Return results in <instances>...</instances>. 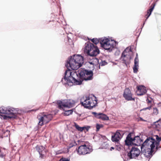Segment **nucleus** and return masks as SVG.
Segmentation results:
<instances>
[{"instance_id":"nucleus-40","label":"nucleus","mask_w":161,"mask_h":161,"mask_svg":"<svg viewBox=\"0 0 161 161\" xmlns=\"http://www.w3.org/2000/svg\"><path fill=\"white\" fill-rule=\"evenodd\" d=\"M134 61L139 62L138 55L137 53L136 54V56L134 59Z\"/></svg>"},{"instance_id":"nucleus-31","label":"nucleus","mask_w":161,"mask_h":161,"mask_svg":"<svg viewBox=\"0 0 161 161\" xmlns=\"http://www.w3.org/2000/svg\"><path fill=\"white\" fill-rule=\"evenodd\" d=\"M92 114L94 115L95 117L97 119H99L100 115L101 114V113H97L96 112H92Z\"/></svg>"},{"instance_id":"nucleus-52","label":"nucleus","mask_w":161,"mask_h":161,"mask_svg":"<svg viewBox=\"0 0 161 161\" xmlns=\"http://www.w3.org/2000/svg\"><path fill=\"white\" fill-rule=\"evenodd\" d=\"M129 51L130 52H132V51H131V49L130 48L129 49Z\"/></svg>"},{"instance_id":"nucleus-15","label":"nucleus","mask_w":161,"mask_h":161,"mask_svg":"<svg viewBox=\"0 0 161 161\" xmlns=\"http://www.w3.org/2000/svg\"><path fill=\"white\" fill-rule=\"evenodd\" d=\"M15 110V108H7L4 107H2L0 108V115L2 116L1 114H8L11 113V111L14 112Z\"/></svg>"},{"instance_id":"nucleus-4","label":"nucleus","mask_w":161,"mask_h":161,"mask_svg":"<svg viewBox=\"0 0 161 161\" xmlns=\"http://www.w3.org/2000/svg\"><path fill=\"white\" fill-rule=\"evenodd\" d=\"M95 97L94 100L96 102V103L93 105H91L92 102L91 101L90 98L89 96H84L80 99V104L82 106H84L85 108H88L89 109H92L93 108L95 107L97 104L96 97L94 96Z\"/></svg>"},{"instance_id":"nucleus-13","label":"nucleus","mask_w":161,"mask_h":161,"mask_svg":"<svg viewBox=\"0 0 161 161\" xmlns=\"http://www.w3.org/2000/svg\"><path fill=\"white\" fill-rule=\"evenodd\" d=\"M16 110L14 112L11 111V113L5 114L3 116L4 119H15L17 118V114L19 113L18 108H15Z\"/></svg>"},{"instance_id":"nucleus-50","label":"nucleus","mask_w":161,"mask_h":161,"mask_svg":"<svg viewBox=\"0 0 161 161\" xmlns=\"http://www.w3.org/2000/svg\"><path fill=\"white\" fill-rule=\"evenodd\" d=\"M114 41V42L115 43V46H116V45L118 44V42H117L116 41Z\"/></svg>"},{"instance_id":"nucleus-48","label":"nucleus","mask_w":161,"mask_h":161,"mask_svg":"<svg viewBox=\"0 0 161 161\" xmlns=\"http://www.w3.org/2000/svg\"><path fill=\"white\" fill-rule=\"evenodd\" d=\"M114 147H111V148H110V150L112 151L113 150H114Z\"/></svg>"},{"instance_id":"nucleus-10","label":"nucleus","mask_w":161,"mask_h":161,"mask_svg":"<svg viewBox=\"0 0 161 161\" xmlns=\"http://www.w3.org/2000/svg\"><path fill=\"white\" fill-rule=\"evenodd\" d=\"M141 155L143 154V155L147 158H150L153 156V154L154 149H152L150 148H147L141 147Z\"/></svg>"},{"instance_id":"nucleus-43","label":"nucleus","mask_w":161,"mask_h":161,"mask_svg":"<svg viewBox=\"0 0 161 161\" xmlns=\"http://www.w3.org/2000/svg\"><path fill=\"white\" fill-rule=\"evenodd\" d=\"M151 106H149V107H148L146 108H143V109H142L141 110H145L147 109L150 110L151 109Z\"/></svg>"},{"instance_id":"nucleus-34","label":"nucleus","mask_w":161,"mask_h":161,"mask_svg":"<svg viewBox=\"0 0 161 161\" xmlns=\"http://www.w3.org/2000/svg\"><path fill=\"white\" fill-rule=\"evenodd\" d=\"M5 156L6 154L3 152H2L0 149V158L3 159L5 160Z\"/></svg>"},{"instance_id":"nucleus-56","label":"nucleus","mask_w":161,"mask_h":161,"mask_svg":"<svg viewBox=\"0 0 161 161\" xmlns=\"http://www.w3.org/2000/svg\"><path fill=\"white\" fill-rule=\"evenodd\" d=\"M131 58V57H130V59Z\"/></svg>"},{"instance_id":"nucleus-41","label":"nucleus","mask_w":161,"mask_h":161,"mask_svg":"<svg viewBox=\"0 0 161 161\" xmlns=\"http://www.w3.org/2000/svg\"><path fill=\"white\" fill-rule=\"evenodd\" d=\"M39 153L40 154V158H43L44 157V153Z\"/></svg>"},{"instance_id":"nucleus-45","label":"nucleus","mask_w":161,"mask_h":161,"mask_svg":"<svg viewBox=\"0 0 161 161\" xmlns=\"http://www.w3.org/2000/svg\"><path fill=\"white\" fill-rule=\"evenodd\" d=\"M74 145H74L72 143H70L69 144L68 147L69 149H70V148L72 147Z\"/></svg>"},{"instance_id":"nucleus-37","label":"nucleus","mask_w":161,"mask_h":161,"mask_svg":"<svg viewBox=\"0 0 161 161\" xmlns=\"http://www.w3.org/2000/svg\"><path fill=\"white\" fill-rule=\"evenodd\" d=\"M59 161H70V159L63 157L61 158Z\"/></svg>"},{"instance_id":"nucleus-2","label":"nucleus","mask_w":161,"mask_h":161,"mask_svg":"<svg viewBox=\"0 0 161 161\" xmlns=\"http://www.w3.org/2000/svg\"><path fill=\"white\" fill-rule=\"evenodd\" d=\"M84 57L80 54H74L68 59L65 66L67 68L64 72V79L70 75L71 69L76 70L81 67L84 63Z\"/></svg>"},{"instance_id":"nucleus-22","label":"nucleus","mask_w":161,"mask_h":161,"mask_svg":"<svg viewBox=\"0 0 161 161\" xmlns=\"http://www.w3.org/2000/svg\"><path fill=\"white\" fill-rule=\"evenodd\" d=\"M138 91H141L142 93L145 94L147 92L146 88L143 86H137Z\"/></svg>"},{"instance_id":"nucleus-47","label":"nucleus","mask_w":161,"mask_h":161,"mask_svg":"<svg viewBox=\"0 0 161 161\" xmlns=\"http://www.w3.org/2000/svg\"><path fill=\"white\" fill-rule=\"evenodd\" d=\"M101 136L104 140H105L107 139V138L106 137V136H104L101 135Z\"/></svg>"},{"instance_id":"nucleus-19","label":"nucleus","mask_w":161,"mask_h":161,"mask_svg":"<svg viewBox=\"0 0 161 161\" xmlns=\"http://www.w3.org/2000/svg\"><path fill=\"white\" fill-rule=\"evenodd\" d=\"M53 103H56L58 105V108L60 109H62L63 110L64 109V108H65V106L64 105H65V103H63L61 100H58L56 102H55Z\"/></svg>"},{"instance_id":"nucleus-9","label":"nucleus","mask_w":161,"mask_h":161,"mask_svg":"<svg viewBox=\"0 0 161 161\" xmlns=\"http://www.w3.org/2000/svg\"><path fill=\"white\" fill-rule=\"evenodd\" d=\"M77 153L79 155H85L92 152L93 150L87 147L85 144L80 145L78 148H76Z\"/></svg>"},{"instance_id":"nucleus-20","label":"nucleus","mask_w":161,"mask_h":161,"mask_svg":"<svg viewBox=\"0 0 161 161\" xmlns=\"http://www.w3.org/2000/svg\"><path fill=\"white\" fill-rule=\"evenodd\" d=\"M128 48H126L122 53L120 57V59H122V60L123 61V63L125 64L126 66L127 65V63L126 62V60L125 59V58L126 57V55L125 54V53H126V51L128 50Z\"/></svg>"},{"instance_id":"nucleus-21","label":"nucleus","mask_w":161,"mask_h":161,"mask_svg":"<svg viewBox=\"0 0 161 161\" xmlns=\"http://www.w3.org/2000/svg\"><path fill=\"white\" fill-rule=\"evenodd\" d=\"M154 125L155 126L158 131H161V119L154 122Z\"/></svg>"},{"instance_id":"nucleus-6","label":"nucleus","mask_w":161,"mask_h":161,"mask_svg":"<svg viewBox=\"0 0 161 161\" xmlns=\"http://www.w3.org/2000/svg\"><path fill=\"white\" fill-rule=\"evenodd\" d=\"M155 140L153 137H147L145 141L141 144V147L154 149L155 147Z\"/></svg>"},{"instance_id":"nucleus-39","label":"nucleus","mask_w":161,"mask_h":161,"mask_svg":"<svg viewBox=\"0 0 161 161\" xmlns=\"http://www.w3.org/2000/svg\"><path fill=\"white\" fill-rule=\"evenodd\" d=\"M153 113L156 114H157L158 113V110L157 108H154L153 109Z\"/></svg>"},{"instance_id":"nucleus-23","label":"nucleus","mask_w":161,"mask_h":161,"mask_svg":"<svg viewBox=\"0 0 161 161\" xmlns=\"http://www.w3.org/2000/svg\"><path fill=\"white\" fill-rule=\"evenodd\" d=\"M36 148L39 153H45L44 147L42 146H37L36 147Z\"/></svg>"},{"instance_id":"nucleus-26","label":"nucleus","mask_w":161,"mask_h":161,"mask_svg":"<svg viewBox=\"0 0 161 161\" xmlns=\"http://www.w3.org/2000/svg\"><path fill=\"white\" fill-rule=\"evenodd\" d=\"M99 119H101L103 120H108L109 119L108 117L103 113H101Z\"/></svg>"},{"instance_id":"nucleus-55","label":"nucleus","mask_w":161,"mask_h":161,"mask_svg":"<svg viewBox=\"0 0 161 161\" xmlns=\"http://www.w3.org/2000/svg\"><path fill=\"white\" fill-rule=\"evenodd\" d=\"M94 105V104H92V103L91 105Z\"/></svg>"},{"instance_id":"nucleus-14","label":"nucleus","mask_w":161,"mask_h":161,"mask_svg":"<svg viewBox=\"0 0 161 161\" xmlns=\"http://www.w3.org/2000/svg\"><path fill=\"white\" fill-rule=\"evenodd\" d=\"M122 137V135L119 132V131L117 130L111 136V140L113 142H115L117 144L118 143L119 140Z\"/></svg>"},{"instance_id":"nucleus-28","label":"nucleus","mask_w":161,"mask_h":161,"mask_svg":"<svg viewBox=\"0 0 161 161\" xmlns=\"http://www.w3.org/2000/svg\"><path fill=\"white\" fill-rule=\"evenodd\" d=\"M155 5V3H153L152 4L149 9H148L147 11V14H150L151 13V14L152 13L154 8Z\"/></svg>"},{"instance_id":"nucleus-11","label":"nucleus","mask_w":161,"mask_h":161,"mask_svg":"<svg viewBox=\"0 0 161 161\" xmlns=\"http://www.w3.org/2000/svg\"><path fill=\"white\" fill-rule=\"evenodd\" d=\"M53 116L50 114L47 115H43L39 118L38 124L40 125H42L44 124L48 123L52 119Z\"/></svg>"},{"instance_id":"nucleus-16","label":"nucleus","mask_w":161,"mask_h":161,"mask_svg":"<svg viewBox=\"0 0 161 161\" xmlns=\"http://www.w3.org/2000/svg\"><path fill=\"white\" fill-rule=\"evenodd\" d=\"M133 139H135L134 141V142L136 143V145H134L135 146H139L141 143L143 141V139L141 138L140 136H135L134 135Z\"/></svg>"},{"instance_id":"nucleus-27","label":"nucleus","mask_w":161,"mask_h":161,"mask_svg":"<svg viewBox=\"0 0 161 161\" xmlns=\"http://www.w3.org/2000/svg\"><path fill=\"white\" fill-rule=\"evenodd\" d=\"M74 126L77 130L81 132L82 131L84 130V128H85L84 127H83V126L82 127L80 126L75 122H74Z\"/></svg>"},{"instance_id":"nucleus-5","label":"nucleus","mask_w":161,"mask_h":161,"mask_svg":"<svg viewBox=\"0 0 161 161\" xmlns=\"http://www.w3.org/2000/svg\"><path fill=\"white\" fill-rule=\"evenodd\" d=\"M100 42L101 47L108 52H111L115 48L114 44H111L108 38H101Z\"/></svg>"},{"instance_id":"nucleus-38","label":"nucleus","mask_w":161,"mask_h":161,"mask_svg":"<svg viewBox=\"0 0 161 161\" xmlns=\"http://www.w3.org/2000/svg\"><path fill=\"white\" fill-rule=\"evenodd\" d=\"M156 142H160L161 141V137H159L158 135H156Z\"/></svg>"},{"instance_id":"nucleus-44","label":"nucleus","mask_w":161,"mask_h":161,"mask_svg":"<svg viewBox=\"0 0 161 161\" xmlns=\"http://www.w3.org/2000/svg\"><path fill=\"white\" fill-rule=\"evenodd\" d=\"M83 127H85L84 128V130L86 129V130L87 131H88L89 129L90 128V126H83Z\"/></svg>"},{"instance_id":"nucleus-1","label":"nucleus","mask_w":161,"mask_h":161,"mask_svg":"<svg viewBox=\"0 0 161 161\" xmlns=\"http://www.w3.org/2000/svg\"><path fill=\"white\" fill-rule=\"evenodd\" d=\"M93 73L92 70L81 68L76 71L70 72V75L64 80L68 83L74 85H80L84 80L87 81L92 79Z\"/></svg>"},{"instance_id":"nucleus-12","label":"nucleus","mask_w":161,"mask_h":161,"mask_svg":"<svg viewBox=\"0 0 161 161\" xmlns=\"http://www.w3.org/2000/svg\"><path fill=\"white\" fill-rule=\"evenodd\" d=\"M123 96L127 101H135V98L132 97V94L128 88H126L125 90Z\"/></svg>"},{"instance_id":"nucleus-49","label":"nucleus","mask_w":161,"mask_h":161,"mask_svg":"<svg viewBox=\"0 0 161 161\" xmlns=\"http://www.w3.org/2000/svg\"><path fill=\"white\" fill-rule=\"evenodd\" d=\"M145 22L143 23V24H142V27L141 28L142 29L143 28V26L145 24Z\"/></svg>"},{"instance_id":"nucleus-33","label":"nucleus","mask_w":161,"mask_h":161,"mask_svg":"<svg viewBox=\"0 0 161 161\" xmlns=\"http://www.w3.org/2000/svg\"><path fill=\"white\" fill-rule=\"evenodd\" d=\"M103 125L102 124H97L96 125V131H98L100 129L103 127Z\"/></svg>"},{"instance_id":"nucleus-3","label":"nucleus","mask_w":161,"mask_h":161,"mask_svg":"<svg viewBox=\"0 0 161 161\" xmlns=\"http://www.w3.org/2000/svg\"><path fill=\"white\" fill-rule=\"evenodd\" d=\"M84 52L87 57H96L100 53V51L96 45H94L90 42L85 43Z\"/></svg>"},{"instance_id":"nucleus-8","label":"nucleus","mask_w":161,"mask_h":161,"mask_svg":"<svg viewBox=\"0 0 161 161\" xmlns=\"http://www.w3.org/2000/svg\"><path fill=\"white\" fill-rule=\"evenodd\" d=\"M134 136V132H130L127 135L126 139L125 140V144L128 146L129 149H130L131 147L134 146V145H136V143L134 142V141L135 140V139H133Z\"/></svg>"},{"instance_id":"nucleus-46","label":"nucleus","mask_w":161,"mask_h":161,"mask_svg":"<svg viewBox=\"0 0 161 161\" xmlns=\"http://www.w3.org/2000/svg\"><path fill=\"white\" fill-rule=\"evenodd\" d=\"M151 15V13L150 14H147L146 15V19L145 20V21H146L147 20V19L150 16V15Z\"/></svg>"},{"instance_id":"nucleus-54","label":"nucleus","mask_w":161,"mask_h":161,"mask_svg":"<svg viewBox=\"0 0 161 161\" xmlns=\"http://www.w3.org/2000/svg\"><path fill=\"white\" fill-rule=\"evenodd\" d=\"M68 38L69 40V39L70 38H69V37H68ZM70 39L71 40V39Z\"/></svg>"},{"instance_id":"nucleus-51","label":"nucleus","mask_w":161,"mask_h":161,"mask_svg":"<svg viewBox=\"0 0 161 161\" xmlns=\"http://www.w3.org/2000/svg\"><path fill=\"white\" fill-rule=\"evenodd\" d=\"M140 119L141 120H142V121H144V120L142 118H140Z\"/></svg>"},{"instance_id":"nucleus-24","label":"nucleus","mask_w":161,"mask_h":161,"mask_svg":"<svg viewBox=\"0 0 161 161\" xmlns=\"http://www.w3.org/2000/svg\"><path fill=\"white\" fill-rule=\"evenodd\" d=\"M138 62L134 61V64L133 68V72L134 73H137L138 71L139 67Z\"/></svg>"},{"instance_id":"nucleus-42","label":"nucleus","mask_w":161,"mask_h":161,"mask_svg":"<svg viewBox=\"0 0 161 161\" xmlns=\"http://www.w3.org/2000/svg\"><path fill=\"white\" fill-rule=\"evenodd\" d=\"M138 92H139V93H137V95L138 96H142V95L145 94L142 93V92L141 91H138Z\"/></svg>"},{"instance_id":"nucleus-35","label":"nucleus","mask_w":161,"mask_h":161,"mask_svg":"<svg viewBox=\"0 0 161 161\" xmlns=\"http://www.w3.org/2000/svg\"><path fill=\"white\" fill-rule=\"evenodd\" d=\"M159 142H156V141L155 140V143H154V144H155V146L156 145L155 149L157 150L159 148L161 147H160L159 146V145H160Z\"/></svg>"},{"instance_id":"nucleus-30","label":"nucleus","mask_w":161,"mask_h":161,"mask_svg":"<svg viewBox=\"0 0 161 161\" xmlns=\"http://www.w3.org/2000/svg\"><path fill=\"white\" fill-rule=\"evenodd\" d=\"M91 40L93 43L96 45H96L99 42V40L96 38H93L92 39H91Z\"/></svg>"},{"instance_id":"nucleus-7","label":"nucleus","mask_w":161,"mask_h":161,"mask_svg":"<svg viewBox=\"0 0 161 161\" xmlns=\"http://www.w3.org/2000/svg\"><path fill=\"white\" fill-rule=\"evenodd\" d=\"M130 149V150L127 155L130 159H136L141 153V151L139 149L134 146L131 147Z\"/></svg>"},{"instance_id":"nucleus-18","label":"nucleus","mask_w":161,"mask_h":161,"mask_svg":"<svg viewBox=\"0 0 161 161\" xmlns=\"http://www.w3.org/2000/svg\"><path fill=\"white\" fill-rule=\"evenodd\" d=\"M75 103V101L73 100H69L65 102V108H70L74 106Z\"/></svg>"},{"instance_id":"nucleus-29","label":"nucleus","mask_w":161,"mask_h":161,"mask_svg":"<svg viewBox=\"0 0 161 161\" xmlns=\"http://www.w3.org/2000/svg\"><path fill=\"white\" fill-rule=\"evenodd\" d=\"M109 146L108 144L105 142L102 144L101 147H100V148H101L102 149H106L108 148Z\"/></svg>"},{"instance_id":"nucleus-53","label":"nucleus","mask_w":161,"mask_h":161,"mask_svg":"<svg viewBox=\"0 0 161 161\" xmlns=\"http://www.w3.org/2000/svg\"><path fill=\"white\" fill-rule=\"evenodd\" d=\"M151 101L148 100V103H151Z\"/></svg>"},{"instance_id":"nucleus-17","label":"nucleus","mask_w":161,"mask_h":161,"mask_svg":"<svg viewBox=\"0 0 161 161\" xmlns=\"http://www.w3.org/2000/svg\"><path fill=\"white\" fill-rule=\"evenodd\" d=\"M87 58L90 59L89 63L92 65H96L97 63H99V60L97 58L95 57H87Z\"/></svg>"},{"instance_id":"nucleus-36","label":"nucleus","mask_w":161,"mask_h":161,"mask_svg":"<svg viewBox=\"0 0 161 161\" xmlns=\"http://www.w3.org/2000/svg\"><path fill=\"white\" fill-rule=\"evenodd\" d=\"M117 144L116 145V148L117 150L118 151H120L122 148V146L121 145L119 144V143L118 144Z\"/></svg>"},{"instance_id":"nucleus-32","label":"nucleus","mask_w":161,"mask_h":161,"mask_svg":"<svg viewBox=\"0 0 161 161\" xmlns=\"http://www.w3.org/2000/svg\"><path fill=\"white\" fill-rule=\"evenodd\" d=\"M98 64H99V69L100 68V66H103L107 65L108 64L107 62H106L105 60L103 61L102 60L101 61V62L100 63H99Z\"/></svg>"},{"instance_id":"nucleus-25","label":"nucleus","mask_w":161,"mask_h":161,"mask_svg":"<svg viewBox=\"0 0 161 161\" xmlns=\"http://www.w3.org/2000/svg\"><path fill=\"white\" fill-rule=\"evenodd\" d=\"M63 110L64 111V114L65 116H69L72 114L73 111L74 109H72L69 110H65V108L63 109Z\"/></svg>"}]
</instances>
